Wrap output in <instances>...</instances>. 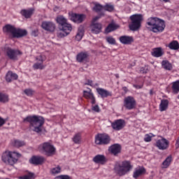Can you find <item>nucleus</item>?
I'll list each match as a JSON object with an SVG mask.
<instances>
[{
	"mask_svg": "<svg viewBox=\"0 0 179 179\" xmlns=\"http://www.w3.org/2000/svg\"><path fill=\"white\" fill-rule=\"evenodd\" d=\"M34 8H28V10H21V15L25 18L29 19L34 14Z\"/></svg>",
	"mask_w": 179,
	"mask_h": 179,
	"instance_id": "a878e982",
	"label": "nucleus"
},
{
	"mask_svg": "<svg viewBox=\"0 0 179 179\" xmlns=\"http://www.w3.org/2000/svg\"><path fill=\"white\" fill-rule=\"evenodd\" d=\"M7 179H9V178H7Z\"/></svg>",
	"mask_w": 179,
	"mask_h": 179,
	"instance_id": "0e129e2a",
	"label": "nucleus"
},
{
	"mask_svg": "<svg viewBox=\"0 0 179 179\" xmlns=\"http://www.w3.org/2000/svg\"><path fill=\"white\" fill-rule=\"evenodd\" d=\"M59 29L63 33H65L66 35H69L72 31V26L71 24L66 22L62 26H59Z\"/></svg>",
	"mask_w": 179,
	"mask_h": 179,
	"instance_id": "aec40b11",
	"label": "nucleus"
},
{
	"mask_svg": "<svg viewBox=\"0 0 179 179\" xmlns=\"http://www.w3.org/2000/svg\"><path fill=\"white\" fill-rule=\"evenodd\" d=\"M27 35V30L15 29V32L14 34V38H21Z\"/></svg>",
	"mask_w": 179,
	"mask_h": 179,
	"instance_id": "c85d7f7f",
	"label": "nucleus"
},
{
	"mask_svg": "<svg viewBox=\"0 0 179 179\" xmlns=\"http://www.w3.org/2000/svg\"><path fill=\"white\" fill-rule=\"evenodd\" d=\"M122 90L124 91L125 92H128V88L127 87H123Z\"/></svg>",
	"mask_w": 179,
	"mask_h": 179,
	"instance_id": "bf43d9fd",
	"label": "nucleus"
},
{
	"mask_svg": "<svg viewBox=\"0 0 179 179\" xmlns=\"http://www.w3.org/2000/svg\"><path fill=\"white\" fill-rule=\"evenodd\" d=\"M169 101L167 99H163L161 101L159 109L161 112L165 111L168 109Z\"/></svg>",
	"mask_w": 179,
	"mask_h": 179,
	"instance_id": "cd10ccee",
	"label": "nucleus"
},
{
	"mask_svg": "<svg viewBox=\"0 0 179 179\" xmlns=\"http://www.w3.org/2000/svg\"><path fill=\"white\" fill-rule=\"evenodd\" d=\"M171 162H172V157L171 156L167 157L162 163V168L164 169L168 168L170 166Z\"/></svg>",
	"mask_w": 179,
	"mask_h": 179,
	"instance_id": "c9c22d12",
	"label": "nucleus"
},
{
	"mask_svg": "<svg viewBox=\"0 0 179 179\" xmlns=\"http://www.w3.org/2000/svg\"><path fill=\"white\" fill-rule=\"evenodd\" d=\"M130 20L129 29L135 31L141 28L143 17L142 15H134L130 17Z\"/></svg>",
	"mask_w": 179,
	"mask_h": 179,
	"instance_id": "39448f33",
	"label": "nucleus"
},
{
	"mask_svg": "<svg viewBox=\"0 0 179 179\" xmlns=\"http://www.w3.org/2000/svg\"><path fill=\"white\" fill-rule=\"evenodd\" d=\"M17 78L18 76L16 73H13L12 71H8L6 77V79L8 83L17 80Z\"/></svg>",
	"mask_w": 179,
	"mask_h": 179,
	"instance_id": "7c9ffc66",
	"label": "nucleus"
},
{
	"mask_svg": "<svg viewBox=\"0 0 179 179\" xmlns=\"http://www.w3.org/2000/svg\"><path fill=\"white\" fill-rule=\"evenodd\" d=\"M87 90H84L83 92V97L86 99H89L91 101V103L94 104L96 103L95 96L92 92V90L90 88H87Z\"/></svg>",
	"mask_w": 179,
	"mask_h": 179,
	"instance_id": "f8f14e48",
	"label": "nucleus"
},
{
	"mask_svg": "<svg viewBox=\"0 0 179 179\" xmlns=\"http://www.w3.org/2000/svg\"><path fill=\"white\" fill-rule=\"evenodd\" d=\"M16 28L10 24H7L3 27V31L7 34L13 35V37L15 36V32Z\"/></svg>",
	"mask_w": 179,
	"mask_h": 179,
	"instance_id": "393cba45",
	"label": "nucleus"
},
{
	"mask_svg": "<svg viewBox=\"0 0 179 179\" xmlns=\"http://www.w3.org/2000/svg\"><path fill=\"white\" fill-rule=\"evenodd\" d=\"M92 110L93 111H95L96 113H99L100 112V108H99V106L98 105H96L94 106H92Z\"/></svg>",
	"mask_w": 179,
	"mask_h": 179,
	"instance_id": "3c124183",
	"label": "nucleus"
},
{
	"mask_svg": "<svg viewBox=\"0 0 179 179\" xmlns=\"http://www.w3.org/2000/svg\"><path fill=\"white\" fill-rule=\"evenodd\" d=\"M70 20L74 23L80 24L86 18L85 15L83 14H76V13H69Z\"/></svg>",
	"mask_w": 179,
	"mask_h": 179,
	"instance_id": "9d476101",
	"label": "nucleus"
},
{
	"mask_svg": "<svg viewBox=\"0 0 179 179\" xmlns=\"http://www.w3.org/2000/svg\"><path fill=\"white\" fill-rule=\"evenodd\" d=\"M72 141L76 144H80L81 143V134L79 133L75 134L72 138Z\"/></svg>",
	"mask_w": 179,
	"mask_h": 179,
	"instance_id": "e433bc0d",
	"label": "nucleus"
},
{
	"mask_svg": "<svg viewBox=\"0 0 179 179\" xmlns=\"http://www.w3.org/2000/svg\"><path fill=\"white\" fill-rule=\"evenodd\" d=\"M24 122L29 123V129L40 133L42 131V126L44 124L45 120L41 116H28L24 119Z\"/></svg>",
	"mask_w": 179,
	"mask_h": 179,
	"instance_id": "f257e3e1",
	"label": "nucleus"
},
{
	"mask_svg": "<svg viewBox=\"0 0 179 179\" xmlns=\"http://www.w3.org/2000/svg\"><path fill=\"white\" fill-rule=\"evenodd\" d=\"M39 151L47 156H52L55 154L56 148L49 142H45L39 145Z\"/></svg>",
	"mask_w": 179,
	"mask_h": 179,
	"instance_id": "423d86ee",
	"label": "nucleus"
},
{
	"mask_svg": "<svg viewBox=\"0 0 179 179\" xmlns=\"http://www.w3.org/2000/svg\"><path fill=\"white\" fill-rule=\"evenodd\" d=\"M22 53L17 50H13L8 48L7 50V55L11 60H17V56L21 55Z\"/></svg>",
	"mask_w": 179,
	"mask_h": 179,
	"instance_id": "ddd939ff",
	"label": "nucleus"
},
{
	"mask_svg": "<svg viewBox=\"0 0 179 179\" xmlns=\"http://www.w3.org/2000/svg\"><path fill=\"white\" fill-rule=\"evenodd\" d=\"M34 176V174L31 173H29L27 175H24L21 177H20V179H31Z\"/></svg>",
	"mask_w": 179,
	"mask_h": 179,
	"instance_id": "49530a36",
	"label": "nucleus"
},
{
	"mask_svg": "<svg viewBox=\"0 0 179 179\" xmlns=\"http://www.w3.org/2000/svg\"><path fill=\"white\" fill-rule=\"evenodd\" d=\"M45 60V57L42 55H39L38 57H36V61L38 62L35 63L34 64V69H43L45 66L43 65V62Z\"/></svg>",
	"mask_w": 179,
	"mask_h": 179,
	"instance_id": "a211bd4d",
	"label": "nucleus"
},
{
	"mask_svg": "<svg viewBox=\"0 0 179 179\" xmlns=\"http://www.w3.org/2000/svg\"><path fill=\"white\" fill-rule=\"evenodd\" d=\"M41 27H42V29H43L45 31H50V32L55 31L56 29V25L55 23L52 22H48V21H45L42 22Z\"/></svg>",
	"mask_w": 179,
	"mask_h": 179,
	"instance_id": "9b49d317",
	"label": "nucleus"
},
{
	"mask_svg": "<svg viewBox=\"0 0 179 179\" xmlns=\"http://www.w3.org/2000/svg\"><path fill=\"white\" fill-rule=\"evenodd\" d=\"M124 106L127 110H132L136 106V99L131 96H129L124 99Z\"/></svg>",
	"mask_w": 179,
	"mask_h": 179,
	"instance_id": "6e6552de",
	"label": "nucleus"
},
{
	"mask_svg": "<svg viewBox=\"0 0 179 179\" xmlns=\"http://www.w3.org/2000/svg\"><path fill=\"white\" fill-rule=\"evenodd\" d=\"M145 173H146V169H145V167L138 166L134 169V171L133 173V177L134 178H138V177H140L141 176H143Z\"/></svg>",
	"mask_w": 179,
	"mask_h": 179,
	"instance_id": "6ab92c4d",
	"label": "nucleus"
},
{
	"mask_svg": "<svg viewBox=\"0 0 179 179\" xmlns=\"http://www.w3.org/2000/svg\"><path fill=\"white\" fill-rule=\"evenodd\" d=\"M6 123V120L0 117V127Z\"/></svg>",
	"mask_w": 179,
	"mask_h": 179,
	"instance_id": "5fc2aeb1",
	"label": "nucleus"
},
{
	"mask_svg": "<svg viewBox=\"0 0 179 179\" xmlns=\"http://www.w3.org/2000/svg\"><path fill=\"white\" fill-rule=\"evenodd\" d=\"M151 55L154 57H161L164 55V52L162 48H157L152 49Z\"/></svg>",
	"mask_w": 179,
	"mask_h": 179,
	"instance_id": "b1692460",
	"label": "nucleus"
},
{
	"mask_svg": "<svg viewBox=\"0 0 179 179\" xmlns=\"http://www.w3.org/2000/svg\"><path fill=\"white\" fill-rule=\"evenodd\" d=\"M149 70L147 67H142L140 69V73H148Z\"/></svg>",
	"mask_w": 179,
	"mask_h": 179,
	"instance_id": "8fccbe9b",
	"label": "nucleus"
},
{
	"mask_svg": "<svg viewBox=\"0 0 179 179\" xmlns=\"http://www.w3.org/2000/svg\"><path fill=\"white\" fill-rule=\"evenodd\" d=\"M125 121L123 120H117L111 123V127L115 131H120L124 127Z\"/></svg>",
	"mask_w": 179,
	"mask_h": 179,
	"instance_id": "4468645a",
	"label": "nucleus"
},
{
	"mask_svg": "<svg viewBox=\"0 0 179 179\" xmlns=\"http://www.w3.org/2000/svg\"><path fill=\"white\" fill-rule=\"evenodd\" d=\"M115 77H116L117 78H120L119 74H115Z\"/></svg>",
	"mask_w": 179,
	"mask_h": 179,
	"instance_id": "052dcab7",
	"label": "nucleus"
},
{
	"mask_svg": "<svg viewBox=\"0 0 179 179\" xmlns=\"http://www.w3.org/2000/svg\"><path fill=\"white\" fill-rule=\"evenodd\" d=\"M172 92L173 94H178L179 93V80H177L172 83Z\"/></svg>",
	"mask_w": 179,
	"mask_h": 179,
	"instance_id": "f704fd0d",
	"label": "nucleus"
},
{
	"mask_svg": "<svg viewBox=\"0 0 179 179\" xmlns=\"http://www.w3.org/2000/svg\"><path fill=\"white\" fill-rule=\"evenodd\" d=\"M133 169L129 161H123L122 163H117L115 165V172L120 176H124Z\"/></svg>",
	"mask_w": 179,
	"mask_h": 179,
	"instance_id": "20e7f679",
	"label": "nucleus"
},
{
	"mask_svg": "<svg viewBox=\"0 0 179 179\" xmlns=\"http://www.w3.org/2000/svg\"><path fill=\"white\" fill-rule=\"evenodd\" d=\"M85 85H90V86H93V81L88 80L87 83H86Z\"/></svg>",
	"mask_w": 179,
	"mask_h": 179,
	"instance_id": "6e6d98bb",
	"label": "nucleus"
},
{
	"mask_svg": "<svg viewBox=\"0 0 179 179\" xmlns=\"http://www.w3.org/2000/svg\"><path fill=\"white\" fill-rule=\"evenodd\" d=\"M13 145H14V146L17 148H20L24 146L25 145V143L19 140H14V142H13Z\"/></svg>",
	"mask_w": 179,
	"mask_h": 179,
	"instance_id": "ea45409f",
	"label": "nucleus"
},
{
	"mask_svg": "<svg viewBox=\"0 0 179 179\" xmlns=\"http://www.w3.org/2000/svg\"><path fill=\"white\" fill-rule=\"evenodd\" d=\"M178 99H179V95L178 96Z\"/></svg>",
	"mask_w": 179,
	"mask_h": 179,
	"instance_id": "680f3d73",
	"label": "nucleus"
},
{
	"mask_svg": "<svg viewBox=\"0 0 179 179\" xmlns=\"http://www.w3.org/2000/svg\"><path fill=\"white\" fill-rule=\"evenodd\" d=\"M70 176L67 175H61L55 178V179H70Z\"/></svg>",
	"mask_w": 179,
	"mask_h": 179,
	"instance_id": "09e8293b",
	"label": "nucleus"
},
{
	"mask_svg": "<svg viewBox=\"0 0 179 179\" xmlns=\"http://www.w3.org/2000/svg\"><path fill=\"white\" fill-rule=\"evenodd\" d=\"M168 47L171 50H179V43L177 41H173L169 44Z\"/></svg>",
	"mask_w": 179,
	"mask_h": 179,
	"instance_id": "72a5a7b5",
	"label": "nucleus"
},
{
	"mask_svg": "<svg viewBox=\"0 0 179 179\" xmlns=\"http://www.w3.org/2000/svg\"><path fill=\"white\" fill-rule=\"evenodd\" d=\"M170 142L164 137L157 140L155 146L160 150H166L169 148Z\"/></svg>",
	"mask_w": 179,
	"mask_h": 179,
	"instance_id": "1a4fd4ad",
	"label": "nucleus"
},
{
	"mask_svg": "<svg viewBox=\"0 0 179 179\" xmlns=\"http://www.w3.org/2000/svg\"><path fill=\"white\" fill-rule=\"evenodd\" d=\"M162 67L167 71H171L173 69V65L169 61L165 60L162 62Z\"/></svg>",
	"mask_w": 179,
	"mask_h": 179,
	"instance_id": "2f4dec72",
	"label": "nucleus"
},
{
	"mask_svg": "<svg viewBox=\"0 0 179 179\" xmlns=\"http://www.w3.org/2000/svg\"><path fill=\"white\" fill-rule=\"evenodd\" d=\"M106 41L110 45H115L116 44V40L112 36H107L106 38Z\"/></svg>",
	"mask_w": 179,
	"mask_h": 179,
	"instance_id": "79ce46f5",
	"label": "nucleus"
},
{
	"mask_svg": "<svg viewBox=\"0 0 179 179\" xmlns=\"http://www.w3.org/2000/svg\"><path fill=\"white\" fill-rule=\"evenodd\" d=\"M155 135H154L152 133H150L148 134H145L144 136V141L145 142H150L152 141V138L155 137Z\"/></svg>",
	"mask_w": 179,
	"mask_h": 179,
	"instance_id": "37998d69",
	"label": "nucleus"
},
{
	"mask_svg": "<svg viewBox=\"0 0 179 179\" xmlns=\"http://www.w3.org/2000/svg\"><path fill=\"white\" fill-rule=\"evenodd\" d=\"M89 57L90 55L88 52H81L76 55V61L79 63L87 62Z\"/></svg>",
	"mask_w": 179,
	"mask_h": 179,
	"instance_id": "2eb2a0df",
	"label": "nucleus"
},
{
	"mask_svg": "<svg viewBox=\"0 0 179 179\" xmlns=\"http://www.w3.org/2000/svg\"><path fill=\"white\" fill-rule=\"evenodd\" d=\"M119 28V26L117 24H115V23H111L108 25V27L105 29V32L108 34L113 31H115Z\"/></svg>",
	"mask_w": 179,
	"mask_h": 179,
	"instance_id": "c756f323",
	"label": "nucleus"
},
{
	"mask_svg": "<svg viewBox=\"0 0 179 179\" xmlns=\"http://www.w3.org/2000/svg\"><path fill=\"white\" fill-rule=\"evenodd\" d=\"M31 35L36 37L38 35V30L35 29V30L32 31Z\"/></svg>",
	"mask_w": 179,
	"mask_h": 179,
	"instance_id": "864d4df0",
	"label": "nucleus"
},
{
	"mask_svg": "<svg viewBox=\"0 0 179 179\" xmlns=\"http://www.w3.org/2000/svg\"><path fill=\"white\" fill-rule=\"evenodd\" d=\"M44 159L43 157H32V158L29 159V162H31V164L38 165L41 164L44 162Z\"/></svg>",
	"mask_w": 179,
	"mask_h": 179,
	"instance_id": "bb28decb",
	"label": "nucleus"
},
{
	"mask_svg": "<svg viewBox=\"0 0 179 179\" xmlns=\"http://www.w3.org/2000/svg\"><path fill=\"white\" fill-rule=\"evenodd\" d=\"M102 9H103V6H101V4H95V6L93 7V10L95 12H99Z\"/></svg>",
	"mask_w": 179,
	"mask_h": 179,
	"instance_id": "a18cd8bd",
	"label": "nucleus"
},
{
	"mask_svg": "<svg viewBox=\"0 0 179 179\" xmlns=\"http://www.w3.org/2000/svg\"><path fill=\"white\" fill-rule=\"evenodd\" d=\"M119 41L123 45H131L134 42V38L133 36H122L119 38Z\"/></svg>",
	"mask_w": 179,
	"mask_h": 179,
	"instance_id": "f3484780",
	"label": "nucleus"
},
{
	"mask_svg": "<svg viewBox=\"0 0 179 179\" xmlns=\"http://www.w3.org/2000/svg\"><path fill=\"white\" fill-rule=\"evenodd\" d=\"M56 22L59 24V27L63 26L64 24L68 23L67 20L62 15L57 17Z\"/></svg>",
	"mask_w": 179,
	"mask_h": 179,
	"instance_id": "473e14b6",
	"label": "nucleus"
},
{
	"mask_svg": "<svg viewBox=\"0 0 179 179\" xmlns=\"http://www.w3.org/2000/svg\"><path fill=\"white\" fill-rule=\"evenodd\" d=\"M96 91L98 93V94L101 96V98H106L108 96H112L111 92H109L108 90H104L103 88H97Z\"/></svg>",
	"mask_w": 179,
	"mask_h": 179,
	"instance_id": "5701e85b",
	"label": "nucleus"
},
{
	"mask_svg": "<svg viewBox=\"0 0 179 179\" xmlns=\"http://www.w3.org/2000/svg\"><path fill=\"white\" fill-rule=\"evenodd\" d=\"M21 157L22 155L19 152L6 151L2 155V161L6 164L13 166Z\"/></svg>",
	"mask_w": 179,
	"mask_h": 179,
	"instance_id": "7ed1b4c3",
	"label": "nucleus"
},
{
	"mask_svg": "<svg viewBox=\"0 0 179 179\" xmlns=\"http://www.w3.org/2000/svg\"><path fill=\"white\" fill-rule=\"evenodd\" d=\"M34 91L31 90V89H27L25 90H24V93H25V94H27V96H31L34 94Z\"/></svg>",
	"mask_w": 179,
	"mask_h": 179,
	"instance_id": "c03bdc74",
	"label": "nucleus"
},
{
	"mask_svg": "<svg viewBox=\"0 0 179 179\" xmlns=\"http://www.w3.org/2000/svg\"><path fill=\"white\" fill-rule=\"evenodd\" d=\"M83 37V31H80L78 32V34L76 36V39L78 41H80Z\"/></svg>",
	"mask_w": 179,
	"mask_h": 179,
	"instance_id": "de8ad7c7",
	"label": "nucleus"
},
{
	"mask_svg": "<svg viewBox=\"0 0 179 179\" xmlns=\"http://www.w3.org/2000/svg\"><path fill=\"white\" fill-rule=\"evenodd\" d=\"M61 167L59 166H57L53 169H52L50 170V173H52V174L53 175H57V174H59V173H61Z\"/></svg>",
	"mask_w": 179,
	"mask_h": 179,
	"instance_id": "a19ab883",
	"label": "nucleus"
},
{
	"mask_svg": "<svg viewBox=\"0 0 179 179\" xmlns=\"http://www.w3.org/2000/svg\"><path fill=\"white\" fill-rule=\"evenodd\" d=\"M122 146L120 144H114L109 148V151L115 156L121 152Z\"/></svg>",
	"mask_w": 179,
	"mask_h": 179,
	"instance_id": "412c9836",
	"label": "nucleus"
},
{
	"mask_svg": "<svg viewBox=\"0 0 179 179\" xmlns=\"http://www.w3.org/2000/svg\"><path fill=\"white\" fill-rule=\"evenodd\" d=\"M93 162L99 164H104L107 159L104 155H97L93 158Z\"/></svg>",
	"mask_w": 179,
	"mask_h": 179,
	"instance_id": "4be33fe9",
	"label": "nucleus"
},
{
	"mask_svg": "<svg viewBox=\"0 0 179 179\" xmlns=\"http://www.w3.org/2000/svg\"><path fill=\"white\" fill-rule=\"evenodd\" d=\"M57 37H59V38H64V36H68V35H66V33H62L60 31L57 32Z\"/></svg>",
	"mask_w": 179,
	"mask_h": 179,
	"instance_id": "603ef678",
	"label": "nucleus"
},
{
	"mask_svg": "<svg viewBox=\"0 0 179 179\" xmlns=\"http://www.w3.org/2000/svg\"><path fill=\"white\" fill-rule=\"evenodd\" d=\"M91 32L94 34H99L102 31V24L101 23H91Z\"/></svg>",
	"mask_w": 179,
	"mask_h": 179,
	"instance_id": "dca6fc26",
	"label": "nucleus"
},
{
	"mask_svg": "<svg viewBox=\"0 0 179 179\" xmlns=\"http://www.w3.org/2000/svg\"><path fill=\"white\" fill-rule=\"evenodd\" d=\"M110 138L108 134H97L95 136V143L96 145H107L110 143Z\"/></svg>",
	"mask_w": 179,
	"mask_h": 179,
	"instance_id": "0eeeda50",
	"label": "nucleus"
},
{
	"mask_svg": "<svg viewBox=\"0 0 179 179\" xmlns=\"http://www.w3.org/2000/svg\"><path fill=\"white\" fill-rule=\"evenodd\" d=\"M103 10L111 13L114 11L115 6H113V4H109V3L105 4V6H103Z\"/></svg>",
	"mask_w": 179,
	"mask_h": 179,
	"instance_id": "58836bf2",
	"label": "nucleus"
},
{
	"mask_svg": "<svg viewBox=\"0 0 179 179\" xmlns=\"http://www.w3.org/2000/svg\"><path fill=\"white\" fill-rule=\"evenodd\" d=\"M134 87H135L136 89H142L143 88V85H133Z\"/></svg>",
	"mask_w": 179,
	"mask_h": 179,
	"instance_id": "13d9d810",
	"label": "nucleus"
},
{
	"mask_svg": "<svg viewBox=\"0 0 179 179\" xmlns=\"http://www.w3.org/2000/svg\"><path fill=\"white\" fill-rule=\"evenodd\" d=\"M147 28L150 29L153 33H162L166 28L165 22L157 17H150L148 19Z\"/></svg>",
	"mask_w": 179,
	"mask_h": 179,
	"instance_id": "f03ea898",
	"label": "nucleus"
},
{
	"mask_svg": "<svg viewBox=\"0 0 179 179\" xmlns=\"http://www.w3.org/2000/svg\"><path fill=\"white\" fill-rule=\"evenodd\" d=\"M9 101V96L6 94L0 93V102L6 103Z\"/></svg>",
	"mask_w": 179,
	"mask_h": 179,
	"instance_id": "4c0bfd02",
	"label": "nucleus"
},
{
	"mask_svg": "<svg viewBox=\"0 0 179 179\" xmlns=\"http://www.w3.org/2000/svg\"><path fill=\"white\" fill-rule=\"evenodd\" d=\"M100 19V17H95L92 19V23H96V22Z\"/></svg>",
	"mask_w": 179,
	"mask_h": 179,
	"instance_id": "4d7b16f0",
	"label": "nucleus"
},
{
	"mask_svg": "<svg viewBox=\"0 0 179 179\" xmlns=\"http://www.w3.org/2000/svg\"><path fill=\"white\" fill-rule=\"evenodd\" d=\"M178 39H179V36H178Z\"/></svg>",
	"mask_w": 179,
	"mask_h": 179,
	"instance_id": "e2e57ef3",
	"label": "nucleus"
}]
</instances>
